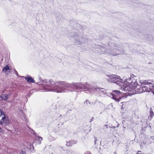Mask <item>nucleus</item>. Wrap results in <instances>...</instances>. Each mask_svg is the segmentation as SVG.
Wrapping results in <instances>:
<instances>
[{"mask_svg": "<svg viewBox=\"0 0 154 154\" xmlns=\"http://www.w3.org/2000/svg\"><path fill=\"white\" fill-rule=\"evenodd\" d=\"M38 85H41L45 91H52L57 93H62L72 91L73 90L75 91L80 89H86L87 91H90V86L86 83L84 84L82 83H75L69 84L63 81L58 82H55L52 79L49 80L45 79L41 80L39 82L36 83Z\"/></svg>", "mask_w": 154, "mask_h": 154, "instance_id": "f257e3e1", "label": "nucleus"}, {"mask_svg": "<svg viewBox=\"0 0 154 154\" xmlns=\"http://www.w3.org/2000/svg\"><path fill=\"white\" fill-rule=\"evenodd\" d=\"M130 85L125 87V89H128L129 88L130 89L128 91H134L136 92L135 93H140L145 92H149L151 91L153 95L154 94V92L153 91V86H149V88L148 86H144L141 87L140 85L137 84V82L135 81L134 82H130Z\"/></svg>", "mask_w": 154, "mask_h": 154, "instance_id": "f03ea898", "label": "nucleus"}, {"mask_svg": "<svg viewBox=\"0 0 154 154\" xmlns=\"http://www.w3.org/2000/svg\"><path fill=\"white\" fill-rule=\"evenodd\" d=\"M109 79H107V81L110 83H115L117 85L122 86V85H124L125 84V82H128L131 79V78H133L134 75L132 74L130 75V77H129V78L125 79L124 81H123V79H120V77L117 75H106ZM128 85H129V82H128Z\"/></svg>", "mask_w": 154, "mask_h": 154, "instance_id": "7ed1b4c3", "label": "nucleus"}, {"mask_svg": "<svg viewBox=\"0 0 154 154\" xmlns=\"http://www.w3.org/2000/svg\"><path fill=\"white\" fill-rule=\"evenodd\" d=\"M111 94L112 96V98L118 102L120 101L122 96V93L118 90L112 91Z\"/></svg>", "mask_w": 154, "mask_h": 154, "instance_id": "20e7f679", "label": "nucleus"}, {"mask_svg": "<svg viewBox=\"0 0 154 154\" xmlns=\"http://www.w3.org/2000/svg\"><path fill=\"white\" fill-rule=\"evenodd\" d=\"M92 90L95 93L99 94L100 96L101 95H105L107 93L105 90L103 88L94 87L92 88Z\"/></svg>", "mask_w": 154, "mask_h": 154, "instance_id": "39448f33", "label": "nucleus"}, {"mask_svg": "<svg viewBox=\"0 0 154 154\" xmlns=\"http://www.w3.org/2000/svg\"><path fill=\"white\" fill-rule=\"evenodd\" d=\"M75 40V42L77 44H80L83 43L85 40V38L82 36L79 35H74L72 36Z\"/></svg>", "mask_w": 154, "mask_h": 154, "instance_id": "423d86ee", "label": "nucleus"}, {"mask_svg": "<svg viewBox=\"0 0 154 154\" xmlns=\"http://www.w3.org/2000/svg\"><path fill=\"white\" fill-rule=\"evenodd\" d=\"M153 83V81L152 80H146L143 81L142 83V85H147L146 86H148V87L149 88V86L151 87L152 85L153 86V91L154 92V85H153V84L152 83Z\"/></svg>", "mask_w": 154, "mask_h": 154, "instance_id": "0eeeda50", "label": "nucleus"}, {"mask_svg": "<svg viewBox=\"0 0 154 154\" xmlns=\"http://www.w3.org/2000/svg\"><path fill=\"white\" fill-rule=\"evenodd\" d=\"M22 77L24 78L26 80L27 82L29 83H35V82L34 80L30 76H28L27 77L22 76Z\"/></svg>", "mask_w": 154, "mask_h": 154, "instance_id": "6e6552de", "label": "nucleus"}, {"mask_svg": "<svg viewBox=\"0 0 154 154\" xmlns=\"http://www.w3.org/2000/svg\"><path fill=\"white\" fill-rule=\"evenodd\" d=\"M77 143V141L76 140L69 141L68 142H67L66 145L67 146H70L73 144H75Z\"/></svg>", "mask_w": 154, "mask_h": 154, "instance_id": "1a4fd4ad", "label": "nucleus"}, {"mask_svg": "<svg viewBox=\"0 0 154 154\" xmlns=\"http://www.w3.org/2000/svg\"><path fill=\"white\" fill-rule=\"evenodd\" d=\"M8 95L7 94H3L0 97V98L4 101H7L8 99Z\"/></svg>", "mask_w": 154, "mask_h": 154, "instance_id": "9d476101", "label": "nucleus"}, {"mask_svg": "<svg viewBox=\"0 0 154 154\" xmlns=\"http://www.w3.org/2000/svg\"><path fill=\"white\" fill-rule=\"evenodd\" d=\"M10 69L9 68V67L8 66V65H7L6 66H5L2 70V72H6L8 70Z\"/></svg>", "mask_w": 154, "mask_h": 154, "instance_id": "9b49d317", "label": "nucleus"}, {"mask_svg": "<svg viewBox=\"0 0 154 154\" xmlns=\"http://www.w3.org/2000/svg\"><path fill=\"white\" fill-rule=\"evenodd\" d=\"M35 140H37L39 144H40L41 143V141L42 140V137H39L36 135L35 137Z\"/></svg>", "mask_w": 154, "mask_h": 154, "instance_id": "f8f14e48", "label": "nucleus"}, {"mask_svg": "<svg viewBox=\"0 0 154 154\" xmlns=\"http://www.w3.org/2000/svg\"><path fill=\"white\" fill-rule=\"evenodd\" d=\"M0 112H1V116H3L2 117V120H4L5 118V115L4 114V112L2 111V109H0Z\"/></svg>", "mask_w": 154, "mask_h": 154, "instance_id": "ddd939ff", "label": "nucleus"}, {"mask_svg": "<svg viewBox=\"0 0 154 154\" xmlns=\"http://www.w3.org/2000/svg\"><path fill=\"white\" fill-rule=\"evenodd\" d=\"M154 115L153 112V111L152 110L151 108L150 110V115L148 117L149 119H151L152 118V116Z\"/></svg>", "mask_w": 154, "mask_h": 154, "instance_id": "4468645a", "label": "nucleus"}, {"mask_svg": "<svg viewBox=\"0 0 154 154\" xmlns=\"http://www.w3.org/2000/svg\"><path fill=\"white\" fill-rule=\"evenodd\" d=\"M48 138L50 141H52L56 139V138L53 137L52 135H49Z\"/></svg>", "mask_w": 154, "mask_h": 154, "instance_id": "2eb2a0df", "label": "nucleus"}, {"mask_svg": "<svg viewBox=\"0 0 154 154\" xmlns=\"http://www.w3.org/2000/svg\"><path fill=\"white\" fill-rule=\"evenodd\" d=\"M5 121H4V120H3V121L6 124H8L9 123V121L8 120V117L5 116Z\"/></svg>", "mask_w": 154, "mask_h": 154, "instance_id": "dca6fc26", "label": "nucleus"}, {"mask_svg": "<svg viewBox=\"0 0 154 154\" xmlns=\"http://www.w3.org/2000/svg\"><path fill=\"white\" fill-rule=\"evenodd\" d=\"M29 131L33 135H36V134L35 133V131L32 129L30 128L29 129Z\"/></svg>", "mask_w": 154, "mask_h": 154, "instance_id": "f3484780", "label": "nucleus"}, {"mask_svg": "<svg viewBox=\"0 0 154 154\" xmlns=\"http://www.w3.org/2000/svg\"><path fill=\"white\" fill-rule=\"evenodd\" d=\"M66 152L68 154H72L73 153L72 151V150H67Z\"/></svg>", "mask_w": 154, "mask_h": 154, "instance_id": "a211bd4d", "label": "nucleus"}, {"mask_svg": "<svg viewBox=\"0 0 154 154\" xmlns=\"http://www.w3.org/2000/svg\"><path fill=\"white\" fill-rule=\"evenodd\" d=\"M88 103H89L90 104H91L90 103L88 100H86V101L84 102V104H88Z\"/></svg>", "mask_w": 154, "mask_h": 154, "instance_id": "6ab92c4d", "label": "nucleus"}, {"mask_svg": "<svg viewBox=\"0 0 154 154\" xmlns=\"http://www.w3.org/2000/svg\"><path fill=\"white\" fill-rule=\"evenodd\" d=\"M20 154H26V152L24 150H21L20 152Z\"/></svg>", "mask_w": 154, "mask_h": 154, "instance_id": "aec40b11", "label": "nucleus"}, {"mask_svg": "<svg viewBox=\"0 0 154 154\" xmlns=\"http://www.w3.org/2000/svg\"><path fill=\"white\" fill-rule=\"evenodd\" d=\"M124 103H125V102H121V103H122V107H121L122 109H123L124 108H125V107L124 106Z\"/></svg>", "mask_w": 154, "mask_h": 154, "instance_id": "412c9836", "label": "nucleus"}, {"mask_svg": "<svg viewBox=\"0 0 154 154\" xmlns=\"http://www.w3.org/2000/svg\"><path fill=\"white\" fill-rule=\"evenodd\" d=\"M108 128V127L107 125H105L104 126V129H105V128Z\"/></svg>", "mask_w": 154, "mask_h": 154, "instance_id": "4be33fe9", "label": "nucleus"}, {"mask_svg": "<svg viewBox=\"0 0 154 154\" xmlns=\"http://www.w3.org/2000/svg\"><path fill=\"white\" fill-rule=\"evenodd\" d=\"M94 119V118L93 117H91V119L90 120V122H91Z\"/></svg>", "mask_w": 154, "mask_h": 154, "instance_id": "5701e85b", "label": "nucleus"}, {"mask_svg": "<svg viewBox=\"0 0 154 154\" xmlns=\"http://www.w3.org/2000/svg\"><path fill=\"white\" fill-rule=\"evenodd\" d=\"M115 126H110V127H109V128H113V129H114L115 128Z\"/></svg>", "mask_w": 154, "mask_h": 154, "instance_id": "b1692460", "label": "nucleus"}, {"mask_svg": "<svg viewBox=\"0 0 154 154\" xmlns=\"http://www.w3.org/2000/svg\"><path fill=\"white\" fill-rule=\"evenodd\" d=\"M15 73L16 74V75L17 76L18 75V73H17V72L16 70H15Z\"/></svg>", "mask_w": 154, "mask_h": 154, "instance_id": "393cba45", "label": "nucleus"}, {"mask_svg": "<svg viewBox=\"0 0 154 154\" xmlns=\"http://www.w3.org/2000/svg\"><path fill=\"white\" fill-rule=\"evenodd\" d=\"M95 140L94 141V143H95V144H96V142H97V139H96V138L95 137Z\"/></svg>", "mask_w": 154, "mask_h": 154, "instance_id": "a878e982", "label": "nucleus"}, {"mask_svg": "<svg viewBox=\"0 0 154 154\" xmlns=\"http://www.w3.org/2000/svg\"><path fill=\"white\" fill-rule=\"evenodd\" d=\"M3 124V122L2 121H0V125H2Z\"/></svg>", "mask_w": 154, "mask_h": 154, "instance_id": "bb28decb", "label": "nucleus"}, {"mask_svg": "<svg viewBox=\"0 0 154 154\" xmlns=\"http://www.w3.org/2000/svg\"><path fill=\"white\" fill-rule=\"evenodd\" d=\"M141 151H139L137 153V154H140V152Z\"/></svg>", "mask_w": 154, "mask_h": 154, "instance_id": "cd10ccee", "label": "nucleus"}, {"mask_svg": "<svg viewBox=\"0 0 154 154\" xmlns=\"http://www.w3.org/2000/svg\"><path fill=\"white\" fill-rule=\"evenodd\" d=\"M119 124H118L117 126H116V127H118L119 126Z\"/></svg>", "mask_w": 154, "mask_h": 154, "instance_id": "c85d7f7f", "label": "nucleus"}, {"mask_svg": "<svg viewBox=\"0 0 154 154\" xmlns=\"http://www.w3.org/2000/svg\"><path fill=\"white\" fill-rule=\"evenodd\" d=\"M114 154H117V153L116 152H114Z\"/></svg>", "mask_w": 154, "mask_h": 154, "instance_id": "c756f323", "label": "nucleus"}, {"mask_svg": "<svg viewBox=\"0 0 154 154\" xmlns=\"http://www.w3.org/2000/svg\"><path fill=\"white\" fill-rule=\"evenodd\" d=\"M61 116H61V115H60L59 116V117H61Z\"/></svg>", "mask_w": 154, "mask_h": 154, "instance_id": "7c9ffc66", "label": "nucleus"}, {"mask_svg": "<svg viewBox=\"0 0 154 154\" xmlns=\"http://www.w3.org/2000/svg\"><path fill=\"white\" fill-rule=\"evenodd\" d=\"M140 146H141V144H140Z\"/></svg>", "mask_w": 154, "mask_h": 154, "instance_id": "2f4dec72", "label": "nucleus"}]
</instances>
